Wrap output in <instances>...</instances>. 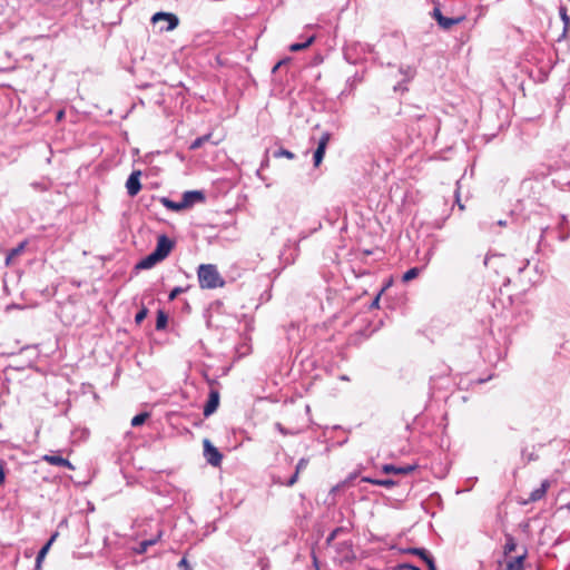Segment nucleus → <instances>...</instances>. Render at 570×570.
Wrapping results in <instances>:
<instances>
[{"mask_svg":"<svg viewBox=\"0 0 570 570\" xmlns=\"http://www.w3.org/2000/svg\"><path fill=\"white\" fill-rule=\"evenodd\" d=\"M348 529L338 527L334 529L326 539V544L331 547V553L334 563L343 566L351 562L355 558L353 544L350 540H343L332 546V542L343 533H347Z\"/></svg>","mask_w":570,"mask_h":570,"instance_id":"nucleus-1","label":"nucleus"},{"mask_svg":"<svg viewBox=\"0 0 570 570\" xmlns=\"http://www.w3.org/2000/svg\"><path fill=\"white\" fill-rule=\"evenodd\" d=\"M197 276L202 288L213 289L225 285L224 278L213 264H202L198 267Z\"/></svg>","mask_w":570,"mask_h":570,"instance_id":"nucleus-2","label":"nucleus"},{"mask_svg":"<svg viewBox=\"0 0 570 570\" xmlns=\"http://www.w3.org/2000/svg\"><path fill=\"white\" fill-rule=\"evenodd\" d=\"M203 446L206 462L215 468L219 466L223 461V454L219 452V450L214 446L208 439L203 441Z\"/></svg>","mask_w":570,"mask_h":570,"instance_id":"nucleus-3","label":"nucleus"},{"mask_svg":"<svg viewBox=\"0 0 570 570\" xmlns=\"http://www.w3.org/2000/svg\"><path fill=\"white\" fill-rule=\"evenodd\" d=\"M151 21L158 23L160 21H167V26H160V31H171L178 23L179 19L176 14L169 12H157L153 16Z\"/></svg>","mask_w":570,"mask_h":570,"instance_id":"nucleus-4","label":"nucleus"},{"mask_svg":"<svg viewBox=\"0 0 570 570\" xmlns=\"http://www.w3.org/2000/svg\"><path fill=\"white\" fill-rule=\"evenodd\" d=\"M331 137H332V135L328 131L323 132V135L321 136V138L317 142V148L313 155L314 167H318L321 165V163L324 158L327 145L331 140Z\"/></svg>","mask_w":570,"mask_h":570,"instance_id":"nucleus-5","label":"nucleus"},{"mask_svg":"<svg viewBox=\"0 0 570 570\" xmlns=\"http://www.w3.org/2000/svg\"><path fill=\"white\" fill-rule=\"evenodd\" d=\"M173 247L174 243L166 235H160L154 253L163 261L170 254Z\"/></svg>","mask_w":570,"mask_h":570,"instance_id":"nucleus-6","label":"nucleus"},{"mask_svg":"<svg viewBox=\"0 0 570 570\" xmlns=\"http://www.w3.org/2000/svg\"><path fill=\"white\" fill-rule=\"evenodd\" d=\"M140 170H135L130 174V176L128 177L127 181H126V188H127V193L129 196L134 197L136 196L140 189H141V184H140Z\"/></svg>","mask_w":570,"mask_h":570,"instance_id":"nucleus-7","label":"nucleus"},{"mask_svg":"<svg viewBox=\"0 0 570 570\" xmlns=\"http://www.w3.org/2000/svg\"><path fill=\"white\" fill-rule=\"evenodd\" d=\"M218 405H219V393L216 390H212L209 392L208 400L203 410L204 416L208 417L209 415L215 413Z\"/></svg>","mask_w":570,"mask_h":570,"instance_id":"nucleus-8","label":"nucleus"},{"mask_svg":"<svg viewBox=\"0 0 570 570\" xmlns=\"http://www.w3.org/2000/svg\"><path fill=\"white\" fill-rule=\"evenodd\" d=\"M205 200V195L200 190H189L185 191L183 195L181 202L184 203L185 207H190L196 203H200Z\"/></svg>","mask_w":570,"mask_h":570,"instance_id":"nucleus-9","label":"nucleus"},{"mask_svg":"<svg viewBox=\"0 0 570 570\" xmlns=\"http://www.w3.org/2000/svg\"><path fill=\"white\" fill-rule=\"evenodd\" d=\"M42 460L51 465L65 466L69 470H75L73 464L69 460L57 454H45Z\"/></svg>","mask_w":570,"mask_h":570,"instance_id":"nucleus-10","label":"nucleus"},{"mask_svg":"<svg viewBox=\"0 0 570 570\" xmlns=\"http://www.w3.org/2000/svg\"><path fill=\"white\" fill-rule=\"evenodd\" d=\"M549 488H550V481L543 480L541 482V485L538 489H534L533 491H531L529 499L525 501V503L537 502V501L541 500L547 494V491Z\"/></svg>","mask_w":570,"mask_h":570,"instance_id":"nucleus-11","label":"nucleus"},{"mask_svg":"<svg viewBox=\"0 0 570 570\" xmlns=\"http://www.w3.org/2000/svg\"><path fill=\"white\" fill-rule=\"evenodd\" d=\"M415 465H411V464H407V465H403V466H396V465H393V464H384L382 466V472L384 473H394V474H410L411 472H413L415 470Z\"/></svg>","mask_w":570,"mask_h":570,"instance_id":"nucleus-12","label":"nucleus"},{"mask_svg":"<svg viewBox=\"0 0 570 570\" xmlns=\"http://www.w3.org/2000/svg\"><path fill=\"white\" fill-rule=\"evenodd\" d=\"M559 16L563 22V30L559 40L568 39L570 35V17L568 16V10L566 6L561 4L559 7Z\"/></svg>","mask_w":570,"mask_h":570,"instance_id":"nucleus-13","label":"nucleus"},{"mask_svg":"<svg viewBox=\"0 0 570 570\" xmlns=\"http://www.w3.org/2000/svg\"><path fill=\"white\" fill-rule=\"evenodd\" d=\"M159 262H161V259L154 252H151L149 255H147L145 258H142L136 265V268H138V269H149V268L154 267Z\"/></svg>","mask_w":570,"mask_h":570,"instance_id":"nucleus-14","label":"nucleus"},{"mask_svg":"<svg viewBox=\"0 0 570 570\" xmlns=\"http://www.w3.org/2000/svg\"><path fill=\"white\" fill-rule=\"evenodd\" d=\"M308 459L306 458H302L297 465H296V469H295V473L288 479V481L286 482V485L287 487H293L297 480H298V476H299V473L305 470L308 465Z\"/></svg>","mask_w":570,"mask_h":570,"instance_id":"nucleus-15","label":"nucleus"},{"mask_svg":"<svg viewBox=\"0 0 570 570\" xmlns=\"http://www.w3.org/2000/svg\"><path fill=\"white\" fill-rule=\"evenodd\" d=\"M57 537H58V532L53 533L50 537V539L48 540V542L40 549V551L38 552L37 558H36L37 567H40L41 562L43 561L45 557L47 556L51 544L57 539Z\"/></svg>","mask_w":570,"mask_h":570,"instance_id":"nucleus-16","label":"nucleus"},{"mask_svg":"<svg viewBox=\"0 0 570 570\" xmlns=\"http://www.w3.org/2000/svg\"><path fill=\"white\" fill-rule=\"evenodd\" d=\"M362 482L384 487L387 489H391L396 485V482L392 479H372L368 476H364V478H362Z\"/></svg>","mask_w":570,"mask_h":570,"instance_id":"nucleus-17","label":"nucleus"},{"mask_svg":"<svg viewBox=\"0 0 570 570\" xmlns=\"http://www.w3.org/2000/svg\"><path fill=\"white\" fill-rule=\"evenodd\" d=\"M26 246L27 240H23L17 247L10 249L6 257V265H11L13 263V259L24 250Z\"/></svg>","mask_w":570,"mask_h":570,"instance_id":"nucleus-18","label":"nucleus"},{"mask_svg":"<svg viewBox=\"0 0 570 570\" xmlns=\"http://www.w3.org/2000/svg\"><path fill=\"white\" fill-rule=\"evenodd\" d=\"M504 539H505V543L503 546V554L504 557H508L510 556L513 551H515L517 549V540L515 538L510 534V533H505L504 534Z\"/></svg>","mask_w":570,"mask_h":570,"instance_id":"nucleus-19","label":"nucleus"},{"mask_svg":"<svg viewBox=\"0 0 570 570\" xmlns=\"http://www.w3.org/2000/svg\"><path fill=\"white\" fill-rule=\"evenodd\" d=\"M464 20V17H456V18H448V17H440L439 24L445 30L451 29L453 26L462 22Z\"/></svg>","mask_w":570,"mask_h":570,"instance_id":"nucleus-20","label":"nucleus"},{"mask_svg":"<svg viewBox=\"0 0 570 570\" xmlns=\"http://www.w3.org/2000/svg\"><path fill=\"white\" fill-rule=\"evenodd\" d=\"M315 41V36L307 37L303 42H295L289 46V51L296 52L301 50H305Z\"/></svg>","mask_w":570,"mask_h":570,"instance_id":"nucleus-21","label":"nucleus"},{"mask_svg":"<svg viewBox=\"0 0 570 570\" xmlns=\"http://www.w3.org/2000/svg\"><path fill=\"white\" fill-rule=\"evenodd\" d=\"M161 538V531L153 539L144 540L139 543L138 553H145L149 547L156 544Z\"/></svg>","mask_w":570,"mask_h":570,"instance_id":"nucleus-22","label":"nucleus"},{"mask_svg":"<svg viewBox=\"0 0 570 570\" xmlns=\"http://www.w3.org/2000/svg\"><path fill=\"white\" fill-rule=\"evenodd\" d=\"M405 552L419 556L425 563L428 562V560L433 559L432 556H430L429 552L423 548H410L405 550Z\"/></svg>","mask_w":570,"mask_h":570,"instance_id":"nucleus-23","label":"nucleus"},{"mask_svg":"<svg viewBox=\"0 0 570 570\" xmlns=\"http://www.w3.org/2000/svg\"><path fill=\"white\" fill-rule=\"evenodd\" d=\"M163 204H164L165 207H167L169 209H173V210H176V212L186 208L183 202H178L177 203V202H173V200H170L168 198H163Z\"/></svg>","mask_w":570,"mask_h":570,"instance_id":"nucleus-24","label":"nucleus"},{"mask_svg":"<svg viewBox=\"0 0 570 570\" xmlns=\"http://www.w3.org/2000/svg\"><path fill=\"white\" fill-rule=\"evenodd\" d=\"M148 417H149V413L148 412H142V413H139V414L135 415L131 419V426L137 428V426L142 425Z\"/></svg>","mask_w":570,"mask_h":570,"instance_id":"nucleus-25","label":"nucleus"},{"mask_svg":"<svg viewBox=\"0 0 570 570\" xmlns=\"http://www.w3.org/2000/svg\"><path fill=\"white\" fill-rule=\"evenodd\" d=\"M420 272H421V268H419V267H412V268H410L409 271H406V272L403 274V276H402V281H403V282H405V283H406V282H410V281H412V279L416 278V277L419 276Z\"/></svg>","mask_w":570,"mask_h":570,"instance_id":"nucleus-26","label":"nucleus"},{"mask_svg":"<svg viewBox=\"0 0 570 570\" xmlns=\"http://www.w3.org/2000/svg\"><path fill=\"white\" fill-rule=\"evenodd\" d=\"M212 135L210 134H207V135H204V136H200L198 138H196L191 144H190V149L191 150H196L198 148H200L206 141H208L210 139Z\"/></svg>","mask_w":570,"mask_h":570,"instance_id":"nucleus-27","label":"nucleus"},{"mask_svg":"<svg viewBox=\"0 0 570 570\" xmlns=\"http://www.w3.org/2000/svg\"><path fill=\"white\" fill-rule=\"evenodd\" d=\"M274 157L275 158L285 157L287 159H294L295 155L285 148H278L276 151H274Z\"/></svg>","mask_w":570,"mask_h":570,"instance_id":"nucleus-28","label":"nucleus"},{"mask_svg":"<svg viewBox=\"0 0 570 570\" xmlns=\"http://www.w3.org/2000/svg\"><path fill=\"white\" fill-rule=\"evenodd\" d=\"M167 324V316L163 311L158 312L157 320H156V328L163 330L166 327Z\"/></svg>","mask_w":570,"mask_h":570,"instance_id":"nucleus-29","label":"nucleus"},{"mask_svg":"<svg viewBox=\"0 0 570 570\" xmlns=\"http://www.w3.org/2000/svg\"><path fill=\"white\" fill-rule=\"evenodd\" d=\"M7 463L3 459H0V487H2L6 482V474H7Z\"/></svg>","mask_w":570,"mask_h":570,"instance_id":"nucleus-30","label":"nucleus"},{"mask_svg":"<svg viewBox=\"0 0 570 570\" xmlns=\"http://www.w3.org/2000/svg\"><path fill=\"white\" fill-rule=\"evenodd\" d=\"M186 291H187V287L177 286L171 289V292L169 293L168 299L174 301L179 294H181Z\"/></svg>","mask_w":570,"mask_h":570,"instance_id":"nucleus-31","label":"nucleus"},{"mask_svg":"<svg viewBox=\"0 0 570 570\" xmlns=\"http://www.w3.org/2000/svg\"><path fill=\"white\" fill-rule=\"evenodd\" d=\"M148 309L146 307H142L135 316L136 324H140L147 316Z\"/></svg>","mask_w":570,"mask_h":570,"instance_id":"nucleus-32","label":"nucleus"},{"mask_svg":"<svg viewBox=\"0 0 570 570\" xmlns=\"http://www.w3.org/2000/svg\"><path fill=\"white\" fill-rule=\"evenodd\" d=\"M275 428H276V430H277V431H279V433H282L283 435H293V434H296V432H295V431H291V430H288V429L284 428V426H283L281 423H278V422L275 424Z\"/></svg>","mask_w":570,"mask_h":570,"instance_id":"nucleus-33","label":"nucleus"},{"mask_svg":"<svg viewBox=\"0 0 570 570\" xmlns=\"http://www.w3.org/2000/svg\"><path fill=\"white\" fill-rule=\"evenodd\" d=\"M394 570H421V569L413 564H410V563H401V564H397L394 568Z\"/></svg>","mask_w":570,"mask_h":570,"instance_id":"nucleus-34","label":"nucleus"},{"mask_svg":"<svg viewBox=\"0 0 570 570\" xmlns=\"http://www.w3.org/2000/svg\"><path fill=\"white\" fill-rule=\"evenodd\" d=\"M178 568L181 569V570H191V567H190V564H189V562L187 561L186 558H183L178 562Z\"/></svg>","mask_w":570,"mask_h":570,"instance_id":"nucleus-35","label":"nucleus"},{"mask_svg":"<svg viewBox=\"0 0 570 570\" xmlns=\"http://www.w3.org/2000/svg\"><path fill=\"white\" fill-rule=\"evenodd\" d=\"M356 478V473H352L347 479L342 482V487H347Z\"/></svg>","mask_w":570,"mask_h":570,"instance_id":"nucleus-36","label":"nucleus"},{"mask_svg":"<svg viewBox=\"0 0 570 570\" xmlns=\"http://www.w3.org/2000/svg\"><path fill=\"white\" fill-rule=\"evenodd\" d=\"M433 17H434V18H435V20L439 22L440 17H444V16L441 13L440 9L435 8V9L433 10Z\"/></svg>","mask_w":570,"mask_h":570,"instance_id":"nucleus-37","label":"nucleus"},{"mask_svg":"<svg viewBox=\"0 0 570 570\" xmlns=\"http://www.w3.org/2000/svg\"><path fill=\"white\" fill-rule=\"evenodd\" d=\"M429 570H436L434 559L428 560L426 562Z\"/></svg>","mask_w":570,"mask_h":570,"instance_id":"nucleus-38","label":"nucleus"},{"mask_svg":"<svg viewBox=\"0 0 570 570\" xmlns=\"http://www.w3.org/2000/svg\"><path fill=\"white\" fill-rule=\"evenodd\" d=\"M313 563H314V566H315V568L317 570H321L320 567H318V560H317V558L315 556H313Z\"/></svg>","mask_w":570,"mask_h":570,"instance_id":"nucleus-39","label":"nucleus"},{"mask_svg":"<svg viewBox=\"0 0 570 570\" xmlns=\"http://www.w3.org/2000/svg\"><path fill=\"white\" fill-rule=\"evenodd\" d=\"M455 194H456V203H458L460 209H464V206L460 203V199H459V191H456Z\"/></svg>","mask_w":570,"mask_h":570,"instance_id":"nucleus-40","label":"nucleus"},{"mask_svg":"<svg viewBox=\"0 0 570 570\" xmlns=\"http://www.w3.org/2000/svg\"><path fill=\"white\" fill-rule=\"evenodd\" d=\"M282 65V61H279L274 68H273V72H275L277 69H279V66Z\"/></svg>","mask_w":570,"mask_h":570,"instance_id":"nucleus-41","label":"nucleus"},{"mask_svg":"<svg viewBox=\"0 0 570 570\" xmlns=\"http://www.w3.org/2000/svg\"><path fill=\"white\" fill-rule=\"evenodd\" d=\"M505 224H507V223H505L504 220H499V222H498V225H499V226H505Z\"/></svg>","mask_w":570,"mask_h":570,"instance_id":"nucleus-42","label":"nucleus"},{"mask_svg":"<svg viewBox=\"0 0 570 570\" xmlns=\"http://www.w3.org/2000/svg\"><path fill=\"white\" fill-rule=\"evenodd\" d=\"M528 264H529V262L527 261V263L524 264V266H523V267H520V268H519V271H520V272H522V271L525 268V266H527Z\"/></svg>","mask_w":570,"mask_h":570,"instance_id":"nucleus-43","label":"nucleus"},{"mask_svg":"<svg viewBox=\"0 0 570 570\" xmlns=\"http://www.w3.org/2000/svg\"><path fill=\"white\" fill-rule=\"evenodd\" d=\"M409 75L412 77L413 76V70H409Z\"/></svg>","mask_w":570,"mask_h":570,"instance_id":"nucleus-44","label":"nucleus"},{"mask_svg":"<svg viewBox=\"0 0 570 570\" xmlns=\"http://www.w3.org/2000/svg\"><path fill=\"white\" fill-rule=\"evenodd\" d=\"M377 302H379V297L375 298V302H373V305H376Z\"/></svg>","mask_w":570,"mask_h":570,"instance_id":"nucleus-45","label":"nucleus"},{"mask_svg":"<svg viewBox=\"0 0 570 570\" xmlns=\"http://www.w3.org/2000/svg\"><path fill=\"white\" fill-rule=\"evenodd\" d=\"M377 302H379V297L375 298V302H373V305H376Z\"/></svg>","mask_w":570,"mask_h":570,"instance_id":"nucleus-46","label":"nucleus"}]
</instances>
